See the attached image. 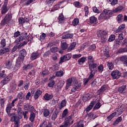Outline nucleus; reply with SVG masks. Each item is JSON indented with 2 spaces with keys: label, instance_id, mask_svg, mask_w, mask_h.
<instances>
[{
  "label": "nucleus",
  "instance_id": "obj_1",
  "mask_svg": "<svg viewBox=\"0 0 127 127\" xmlns=\"http://www.w3.org/2000/svg\"><path fill=\"white\" fill-rule=\"evenodd\" d=\"M16 101H17V98H15L14 99H13V100L12 101L11 103H9L7 105V107H6V114L8 115V117H9L10 118V120H13V119H14V118H16V115H15V114H13L10 113V112L11 111V109H12V108H13V107H14V103H15V102H16Z\"/></svg>",
  "mask_w": 127,
  "mask_h": 127
},
{
  "label": "nucleus",
  "instance_id": "obj_2",
  "mask_svg": "<svg viewBox=\"0 0 127 127\" xmlns=\"http://www.w3.org/2000/svg\"><path fill=\"white\" fill-rule=\"evenodd\" d=\"M15 21L12 19V14L7 13L5 15L4 19L1 21V25H5L6 24H13Z\"/></svg>",
  "mask_w": 127,
  "mask_h": 127
},
{
  "label": "nucleus",
  "instance_id": "obj_3",
  "mask_svg": "<svg viewBox=\"0 0 127 127\" xmlns=\"http://www.w3.org/2000/svg\"><path fill=\"white\" fill-rule=\"evenodd\" d=\"M108 31L106 30H99L97 33V35L99 38L101 39V41L102 43H105L107 41V37Z\"/></svg>",
  "mask_w": 127,
  "mask_h": 127
},
{
  "label": "nucleus",
  "instance_id": "obj_4",
  "mask_svg": "<svg viewBox=\"0 0 127 127\" xmlns=\"http://www.w3.org/2000/svg\"><path fill=\"white\" fill-rule=\"evenodd\" d=\"M73 122L74 120L72 118V116H69L65 119L64 125H61L60 127H70Z\"/></svg>",
  "mask_w": 127,
  "mask_h": 127
},
{
  "label": "nucleus",
  "instance_id": "obj_5",
  "mask_svg": "<svg viewBox=\"0 0 127 127\" xmlns=\"http://www.w3.org/2000/svg\"><path fill=\"white\" fill-rule=\"evenodd\" d=\"M81 86H82V83L81 82H78V80L74 79L73 81V88L71 89V92H76V91H80L81 89Z\"/></svg>",
  "mask_w": 127,
  "mask_h": 127
},
{
  "label": "nucleus",
  "instance_id": "obj_6",
  "mask_svg": "<svg viewBox=\"0 0 127 127\" xmlns=\"http://www.w3.org/2000/svg\"><path fill=\"white\" fill-rule=\"evenodd\" d=\"M99 66V64L94 63L88 62V68L90 72H95L97 73V67Z\"/></svg>",
  "mask_w": 127,
  "mask_h": 127
},
{
  "label": "nucleus",
  "instance_id": "obj_7",
  "mask_svg": "<svg viewBox=\"0 0 127 127\" xmlns=\"http://www.w3.org/2000/svg\"><path fill=\"white\" fill-rule=\"evenodd\" d=\"M27 37H28V35H27V33H22L19 37V38H17L16 40L14 41V43H18L19 44V43L21 41H23V40H26V39H27Z\"/></svg>",
  "mask_w": 127,
  "mask_h": 127
},
{
  "label": "nucleus",
  "instance_id": "obj_8",
  "mask_svg": "<svg viewBox=\"0 0 127 127\" xmlns=\"http://www.w3.org/2000/svg\"><path fill=\"white\" fill-rule=\"evenodd\" d=\"M12 79V74L10 73L7 76H6L1 81L0 84L4 86V85H6Z\"/></svg>",
  "mask_w": 127,
  "mask_h": 127
},
{
  "label": "nucleus",
  "instance_id": "obj_9",
  "mask_svg": "<svg viewBox=\"0 0 127 127\" xmlns=\"http://www.w3.org/2000/svg\"><path fill=\"white\" fill-rule=\"evenodd\" d=\"M71 57H72V55L71 54H67L63 57H61L59 62V64H62V63L67 61V60H70Z\"/></svg>",
  "mask_w": 127,
  "mask_h": 127
},
{
  "label": "nucleus",
  "instance_id": "obj_10",
  "mask_svg": "<svg viewBox=\"0 0 127 127\" xmlns=\"http://www.w3.org/2000/svg\"><path fill=\"white\" fill-rule=\"evenodd\" d=\"M127 108V104H122L120 106L118 107V109H116V111H117L118 113V115H121L126 111V109Z\"/></svg>",
  "mask_w": 127,
  "mask_h": 127
},
{
  "label": "nucleus",
  "instance_id": "obj_11",
  "mask_svg": "<svg viewBox=\"0 0 127 127\" xmlns=\"http://www.w3.org/2000/svg\"><path fill=\"white\" fill-rule=\"evenodd\" d=\"M122 73L121 71L118 70H113L111 73V76L112 77L113 79H119Z\"/></svg>",
  "mask_w": 127,
  "mask_h": 127
},
{
  "label": "nucleus",
  "instance_id": "obj_12",
  "mask_svg": "<svg viewBox=\"0 0 127 127\" xmlns=\"http://www.w3.org/2000/svg\"><path fill=\"white\" fill-rule=\"evenodd\" d=\"M13 61L12 59L7 60L5 63V66L7 69L11 70L13 68Z\"/></svg>",
  "mask_w": 127,
  "mask_h": 127
},
{
  "label": "nucleus",
  "instance_id": "obj_13",
  "mask_svg": "<svg viewBox=\"0 0 127 127\" xmlns=\"http://www.w3.org/2000/svg\"><path fill=\"white\" fill-rule=\"evenodd\" d=\"M23 60H24V58L19 56L16 60L15 67H16L17 68H19V67L21 66V63L22 62V61H23Z\"/></svg>",
  "mask_w": 127,
  "mask_h": 127
},
{
  "label": "nucleus",
  "instance_id": "obj_14",
  "mask_svg": "<svg viewBox=\"0 0 127 127\" xmlns=\"http://www.w3.org/2000/svg\"><path fill=\"white\" fill-rule=\"evenodd\" d=\"M104 12L107 19H109L111 17V16L113 15V14L114 13V11H112L111 10H108V9H104Z\"/></svg>",
  "mask_w": 127,
  "mask_h": 127
},
{
  "label": "nucleus",
  "instance_id": "obj_15",
  "mask_svg": "<svg viewBox=\"0 0 127 127\" xmlns=\"http://www.w3.org/2000/svg\"><path fill=\"white\" fill-rule=\"evenodd\" d=\"M60 113V110H58L57 108L54 111V113L52 114L51 116V119L52 121H55L57 117L59 115V113Z\"/></svg>",
  "mask_w": 127,
  "mask_h": 127
},
{
  "label": "nucleus",
  "instance_id": "obj_16",
  "mask_svg": "<svg viewBox=\"0 0 127 127\" xmlns=\"http://www.w3.org/2000/svg\"><path fill=\"white\" fill-rule=\"evenodd\" d=\"M24 109L26 111H31L32 112H35V109L32 105H29V104L27 103L25 105H24Z\"/></svg>",
  "mask_w": 127,
  "mask_h": 127
},
{
  "label": "nucleus",
  "instance_id": "obj_17",
  "mask_svg": "<svg viewBox=\"0 0 127 127\" xmlns=\"http://www.w3.org/2000/svg\"><path fill=\"white\" fill-rule=\"evenodd\" d=\"M74 37V34L67 33L62 36V39H72Z\"/></svg>",
  "mask_w": 127,
  "mask_h": 127
},
{
  "label": "nucleus",
  "instance_id": "obj_18",
  "mask_svg": "<svg viewBox=\"0 0 127 127\" xmlns=\"http://www.w3.org/2000/svg\"><path fill=\"white\" fill-rule=\"evenodd\" d=\"M38 56H39V54L38 52H36L35 53H32L30 56V60H31V61H34V60H35L38 58Z\"/></svg>",
  "mask_w": 127,
  "mask_h": 127
},
{
  "label": "nucleus",
  "instance_id": "obj_19",
  "mask_svg": "<svg viewBox=\"0 0 127 127\" xmlns=\"http://www.w3.org/2000/svg\"><path fill=\"white\" fill-rule=\"evenodd\" d=\"M10 121L11 122H15L14 127H19V119H18V117H15L14 118L10 120Z\"/></svg>",
  "mask_w": 127,
  "mask_h": 127
},
{
  "label": "nucleus",
  "instance_id": "obj_20",
  "mask_svg": "<svg viewBox=\"0 0 127 127\" xmlns=\"http://www.w3.org/2000/svg\"><path fill=\"white\" fill-rule=\"evenodd\" d=\"M95 104H96V102L95 101L91 102V103L87 107V108L84 110V112H86V113H89V112H90L91 110L93 109V107L94 105H95Z\"/></svg>",
  "mask_w": 127,
  "mask_h": 127
},
{
  "label": "nucleus",
  "instance_id": "obj_21",
  "mask_svg": "<svg viewBox=\"0 0 127 127\" xmlns=\"http://www.w3.org/2000/svg\"><path fill=\"white\" fill-rule=\"evenodd\" d=\"M126 28V25L125 24L121 25L118 29L115 30V32L119 33V32H123V30Z\"/></svg>",
  "mask_w": 127,
  "mask_h": 127
},
{
  "label": "nucleus",
  "instance_id": "obj_22",
  "mask_svg": "<svg viewBox=\"0 0 127 127\" xmlns=\"http://www.w3.org/2000/svg\"><path fill=\"white\" fill-rule=\"evenodd\" d=\"M7 5L3 4L1 8V14H5L7 11H8V8H7Z\"/></svg>",
  "mask_w": 127,
  "mask_h": 127
},
{
  "label": "nucleus",
  "instance_id": "obj_23",
  "mask_svg": "<svg viewBox=\"0 0 127 127\" xmlns=\"http://www.w3.org/2000/svg\"><path fill=\"white\" fill-rule=\"evenodd\" d=\"M42 95V91L39 89H37L34 94V99L35 100H37Z\"/></svg>",
  "mask_w": 127,
  "mask_h": 127
},
{
  "label": "nucleus",
  "instance_id": "obj_24",
  "mask_svg": "<svg viewBox=\"0 0 127 127\" xmlns=\"http://www.w3.org/2000/svg\"><path fill=\"white\" fill-rule=\"evenodd\" d=\"M43 115L45 118H47L50 116V110L47 108H45L43 111Z\"/></svg>",
  "mask_w": 127,
  "mask_h": 127
},
{
  "label": "nucleus",
  "instance_id": "obj_25",
  "mask_svg": "<svg viewBox=\"0 0 127 127\" xmlns=\"http://www.w3.org/2000/svg\"><path fill=\"white\" fill-rule=\"evenodd\" d=\"M53 94H49L48 93H46L44 96V99L46 100V101H49L50 100H52V99H53Z\"/></svg>",
  "mask_w": 127,
  "mask_h": 127
},
{
  "label": "nucleus",
  "instance_id": "obj_26",
  "mask_svg": "<svg viewBox=\"0 0 127 127\" xmlns=\"http://www.w3.org/2000/svg\"><path fill=\"white\" fill-rule=\"evenodd\" d=\"M68 45L66 42H64L63 40L61 41V48H62L63 50H66V49L68 48Z\"/></svg>",
  "mask_w": 127,
  "mask_h": 127
},
{
  "label": "nucleus",
  "instance_id": "obj_27",
  "mask_svg": "<svg viewBox=\"0 0 127 127\" xmlns=\"http://www.w3.org/2000/svg\"><path fill=\"white\" fill-rule=\"evenodd\" d=\"M91 98H92V95H90V94L88 93V94H85L82 97V101L83 102H87V101H89V100H90Z\"/></svg>",
  "mask_w": 127,
  "mask_h": 127
},
{
  "label": "nucleus",
  "instance_id": "obj_28",
  "mask_svg": "<svg viewBox=\"0 0 127 127\" xmlns=\"http://www.w3.org/2000/svg\"><path fill=\"white\" fill-rule=\"evenodd\" d=\"M66 104H67V102L66 100L64 99L61 102V104L60 107H59V111H61L64 107H66Z\"/></svg>",
  "mask_w": 127,
  "mask_h": 127
},
{
  "label": "nucleus",
  "instance_id": "obj_29",
  "mask_svg": "<svg viewBox=\"0 0 127 127\" xmlns=\"http://www.w3.org/2000/svg\"><path fill=\"white\" fill-rule=\"evenodd\" d=\"M86 60H87V57H83L81 58H80L77 62L79 64V65H82V64H84L85 62H86Z\"/></svg>",
  "mask_w": 127,
  "mask_h": 127
},
{
  "label": "nucleus",
  "instance_id": "obj_30",
  "mask_svg": "<svg viewBox=\"0 0 127 127\" xmlns=\"http://www.w3.org/2000/svg\"><path fill=\"white\" fill-rule=\"evenodd\" d=\"M9 52V49L7 48H4L0 50V55H3L4 53Z\"/></svg>",
  "mask_w": 127,
  "mask_h": 127
},
{
  "label": "nucleus",
  "instance_id": "obj_31",
  "mask_svg": "<svg viewBox=\"0 0 127 127\" xmlns=\"http://www.w3.org/2000/svg\"><path fill=\"white\" fill-rule=\"evenodd\" d=\"M26 54H27V53L26 52V50H25V49H22L19 52V56H21L23 58L26 56Z\"/></svg>",
  "mask_w": 127,
  "mask_h": 127
},
{
  "label": "nucleus",
  "instance_id": "obj_32",
  "mask_svg": "<svg viewBox=\"0 0 127 127\" xmlns=\"http://www.w3.org/2000/svg\"><path fill=\"white\" fill-rule=\"evenodd\" d=\"M33 112L35 111H31L29 118V120L32 123L34 122V119H35V113H34Z\"/></svg>",
  "mask_w": 127,
  "mask_h": 127
},
{
  "label": "nucleus",
  "instance_id": "obj_33",
  "mask_svg": "<svg viewBox=\"0 0 127 127\" xmlns=\"http://www.w3.org/2000/svg\"><path fill=\"white\" fill-rule=\"evenodd\" d=\"M0 44L1 48L5 47V46H6V41L5 40V39H1Z\"/></svg>",
  "mask_w": 127,
  "mask_h": 127
},
{
  "label": "nucleus",
  "instance_id": "obj_34",
  "mask_svg": "<svg viewBox=\"0 0 127 127\" xmlns=\"http://www.w3.org/2000/svg\"><path fill=\"white\" fill-rule=\"evenodd\" d=\"M75 46H76V43H72L69 48L67 49V52H70V51H72V50H73L75 48Z\"/></svg>",
  "mask_w": 127,
  "mask_h": 127
},
{
  "label": "nucleus",
  "instance_id": "obj_35",
  "mask_svg": "<svg viewBox=\"0 0 127 127\" xmlns=\"http://www.w3.org/2000/svg\"><path fill=\"white\" fill-rule=\"evenodd\" d=\"M116 115H117V112H114L110 115L109 117H107V120L108 122H110V121H112L115 117H116Z\"/></svg>",
  "mask_w": 127,
  "mask_h": 127
},
{
  "label": "nucleus",
  "instance_id": "obj_36",
  "mask_svg": "<svg viewBox=\"0 0 127 127\" xmlns=\"http://www.w3.org/2000/svg\"><path fill=\"white\" fill-rule=\"evenodd\" d=\"M25 96V95H24V93H23L22 92H21L17 94V98H16V99H17V100H18V99L22 100V99L24 98Z\"/></svg>",
  "mask_w": 127,
  "mask_h": 127
},
{
  "label": "nucleus",
  "instance_id": "obj_37",
  "mask_svg": "<svg viewBox=\"0 0 127 127\" xmlns=\"http://www.w3.org/2000/svg\"><path fill=\"white\" fill-rule=\"evenodd\" d=\"M124 9V7L123 6H119L118 7L115 8L113 10V12H119V11H122Z\"/></svg>",
  "mask_w": 127,
  "mask_h": 127
},
{
  "label": "nucleus",
  "instance_id": "obj_38",
  "mask_svg": "<svg viewBox=\"0 0 127 127\" xmlns=\"http://www.w3.org/2000/svg\"><path fill=\"white\" fill-rule=\"evenodd\" d=\"M58 19L59 23H62L63 22H64V16L63 15V13L60 14L58 17Z\"/></svg>",
  "mask_w": 127,
  "mask_h": 127
},
{
  "label": "nucleus",
  "instance_id": "obj_39",
  "mask_svg": "<svg viewBox=\"0 0 127 127\" xmlns=\"http://www.w3.org/2000/svg\"><path fill=\"white\" fill-rule=\"evenodd\" d=\"M127 89V85H123L122 86L119 87L118 88V92L119 93H123L124 91H126V89Z\"/></svg>",
  "mask_w": 127,
  "mask_h": 127
},
{
  "label": "nucleus",
  "instance_id": "obj_40",
  "mask_svg": "<svg viewBox=\"0 0 127 127\" xmlns=\"http://www.w3.org/2000/svg\"><path fill=\"white\" fill-rule=\"evenodd\" d=\"M90 23H96L97 22V18L95 16H92L89 19Z\"/></svg>",
  "mask_w": 127,
  "mask_h": 127
},
{
  "label": "nucleus",
  "instance_id": "obj_41",
  "mask_svg": "<svg viewBox=\"0 0 127 127\" xmlns=\"http://www.w3.org/2000/svg\"><path fill=\"white\" fill-rule=\"evenodd\" d=\"M17 113H18V116H19V118L21 119L22 118V110L21 109V107H18L17 109Z\"/></svg>",
  "mask_w": 127,
  "mask_h": 127
},
{
  "label": "nucleus",
  "instance_id": "obj_42",
  "mask_svg": "<svg viewBox=\"0 0 127 127\" xmlns=\"http://www.w3.org/2000/svg\"><path fill=\"white\" fill-rule=\"evenodd\" d=\"M32 68V65L31 64H25L23 67V70H28L29 69H31Z\"/></svg>",
  "mask_w": 127,
  "mask_h": 127
},
{
  "label": "nucleus",
  "instance_id": "obj_43",
  "mask_svg": "<svg viewBox=\"0 0 127 127\" xmlns=\"http://www.w3.org/2000/svg\"><path fill=\"white\" fill-rule=\"evenodd\" d=\"M99 20H101V19H108L107 18V17L105 15V13L103 12L102 13H101L100 16L98 17Z\"/></svg>",
  "mask_w": 127,
  "mask_h": 127
},
{
  "label": "nucleus",
  "instance_id": "obj_44",
  "mask_svg": "<svg viewBox=\"0 0 127 127\" xmlns=\"http://www.w3.org/2000/svg\"><path fill=\"white\" fill-rule=\"evenodd\" d=\"M118 52V53H124L125 52H127V47L120 48Z\"/></svg>",
  "mask_w": 127,
  "mask_h": 127
},
{
  "label": "nucleus",
  "instance_id": "obj_45",
  "mask_svg": "<svg viewBox=\"0 0 127 127\" xmlns=\"http://www.w3.org/2000/svg\"><path fill=\"white\" fill-rule=\"evenodd\" d=\"M97 69L100 73H103L104 65L102 64H100L99 66H97Z\"/></svg>",
  "mask_w": 127,
  "mask_h": 127
},
{
  "label": "nucleus",
  "instance_id": "obj_46",
  "mask_svg": "<svg viewBox=\"0 0 127 127\" xmlns=\"http://www.w3.org/2000/svg\"><path fill=\"white\" fill-rule=\"evenodd\" d=\"M56 0H46L45 3L46 4L49 5V6L52 5L54 1H55Z\"/></svg>",
  "mask_w": 127,
  "mask_h": 127
},
{
  "label": "nucleus",
  "instance_id": "obj_47",
  "mask_svg": "<svg viewBox=\"0 0 127 127\" xmlns=\"http://www.w3.org/2000/svg\"><path fill=\"white\" fill-rule=\"evenodd\" d=\"M88 59V64H89V62H90V63H94L95 62V60L94 59L93 56H89L87 57Z\"/></svg>",
  "mask_w": 127,
  "mask_h": 127
},
{
  "label": "nucleus",
  "instance_id": "obj_48",
  "mask_svg": "<svg viewBox=\"0 0 127 127\" xmlns=\"http://www.w3.org/2000/svg\"><path fill=\"white\" fill-rule=\"evenodd\" d=\"M96 48V45L92 44L89 47L88 50V51H94V50H95Z\"/></svg>",
  "mask_w": 127,
  "mask_h": 127
},
{
  "label": "nucleus",
  "instance_id": "obj_49",
  "mask_svg": "<svg viewBox=\"0 0 127 127\" xmlns=\"http://www.w3.org/2000/svg\"><path fill=\"white\" fill-rule=\"evenodd\" d=\"M64 75V72L63 70H60L59 71H57L56 76L57 77H62Z\"/></svg>",
  "mask_w": 127,
  "mask_h": 127
},
{
  "label": "nucleus",
  "instance_id": "obj_50",
  "mask_svg": "<svg viewBox=\"0 0 127 127\" xmlns=\"http://www.w3.org/2000/svg\"><path fill=\"white\" fill-rule=\"evenodd\" d=\"M55 84V81L54 80H52L48 84V86L50 87V88H53Z\"/></svg>",
  "mask_w": 127,
  "mask_h": 127
},
{
  "label": "nucleus",
  "instance_id": "obj_51",
  "mask_svg": "<svg viewBox=\"0 0 127 127\" xmlns=\"http://www.w3.org/2000/svg\"><path fill=\"white\" fill-rule=\"evenodd\" d=\"M72 25L73 26H76L79 23V19L78 18H74L72 22Z\"/></svg>",
  "mask_w": 127,
  "mask_h": 127
},
{
  "label": "nucleus",
  "instance_id": "obj_52",
  "mask_svg": "<svg viewBox=\"0 0 127 127\" xmlns=\"http://www.w3.org/2000/svg\"><path fill=\"white\" fill-rule=\"evenodd\" d=\"M67 115H68V109H66L63 112L62 119H64V118H65Z\"/></svg>",
  "mask_w": 127,
  "mask_h": 127
},
{
  "label": "nucleus",
  "instance_id": "obj_53",
  "mask_svg": "<svg viewBox=\"0 0 127 127\" xmlns=\"http://www.w3.org/2000/svg\"><path fill=\"white\" fill-rule=\"evenodd\" d=\"M120 60L122 62H123L124 64V62H125L126 60H127V56H122V57H120Z\"/></svg>",
  "mask_w": 127,
  "mask_h": 127
},
{
  "label": "nucleus",
  "instance_id": "obj_54",
  "mask_svg": "<svg viewBox=\"0 0 127 127\" xmlns=\"http://www.w3.org/2000/svg\"><path fill=\"white\" fill-rule=\"evenodd\" d=\"M16 44L14 46V47L12 49V52H14L15 51H16V49L17 48H20V47L19 46V44L16 43Z\"/></svg>",
  "mask_w": 127,
  "mask_h": 127
},
{
  "label": "nucleus",
  "instance_id": "obj_55",
  "mask_svg": "<svg viewBox=\"0 0 127 127\" xmlns=\"http://www.w3.org/2000/svg\"><path fill=\"white\" fill-rule=\"evenodd\" d=\"M123 14H120L117 16V21H118L119 23L122 22V20H123Z\"/></svg>",
  "mask_w": 127,
  "mask_h": 127
},
{
  "label": "nucleus",
  "instance_id": "obj_56",
  "mask_svg": "<svg viewBox=\"0 0 127 127\" xmlns=\"http://www.w3.org/2000/svg\"><path fill=\"white\" fill-rule=\"evenodd\" d=\"M122 121H123V118H122V117H119L115 121L114 125H118V124H119V123H121Z\"/></svg>",
  "mask_w": 127,
  "mask_h": 127
},
{
  "label": "nucleus",
  "instance_id": "obj_57",
  "mask_svg": "<svg viewBox=\"0 0 127 127\" xmlns=\"http://www.w3.org/2000/svg\"><path fill=\"white\" fill-rule=\"evenodd\" d=\"M58 50H59V49H58V48L57 47H52V48H51L50 51H51V52L52 53H55L56 52H58Z\"/></svg>",
  "mask_w": 127,
  "mask_h": 127
},
{
  "label": "nucleus",
  "instance_id": "obj_58",
  "mask_svg": "<svg viewBox=\"0 0 127 127\" xmlns=\"http://www.w3.org/2000/svg\"><path fill=\"white\" fill-rule=\"evenodd\" d=\"M107 66H108V68L110 70H113V69H114V64H113V63L108 62Z\"/></svg>",
  "mask_w": 127,
  "mask_h": 127
},
{
  "label": "nucleus",
  "instance_id": "obj_59",
  "mask_svg": "<svg viewBox=\"0 0 127 127\" xmlns=\"http://www.w3.org/2000/svg\"><path fill=\"white\" fill-rule=\"evenodd\" d=\"M116 39V35H111L109 38L108 41L110 42H112V41H114Z\"/></svg>",
  "mask_w": 127,
  "mask_h": 127
},
{
  "label": "nucleus",
  "instance_id": "obj_60",
  "mask_svg": "<svg viewBox=\"0 0 127 127\" xmlns=\"http://www.w3.org/2000/svg\"><path fill=\"white\" fill-rule=\"evenodd\" d=\"M112 5H116L117 4L118 0H108Z\"/></svg>",
  "mask_w": 127,
  "mask_h": 127
},
{
  "label": "nucleus",
  "instance_id": "obj_61",
  "mask_svg": "<svg viewBox=\"0 0 127 127\" xmlns=\"http://www.w3.org/2000/svg\"><path fill=\"white\" fill-rule=\"evenodd\" d=\"M24 101H25V98H23L22 100H20L19 101L18 105L19 106V107H22V106H23Z\"/></svg>",
  "mask_w": 127,
  "mask_h": 127
},
{
  "label": "nucleus",
  "instance_id": "obj_62",
  "mask_svg": "<svg viewBox=\"0 0 127 127\" xmlns=\"http://www.w3.org/2000/svg\"><path fill=\"white\" fill-rule=\"evenodd\" d=\"M58 85V87L60 88H62L63 86H64V81L63 80H60L57 84Z\"/></svg>",
  "mask_w": 127,
  "mask_h": 127
},
{
  "label": "nucleus",
  "instance_id": "obj_63",
  "mask_svg": "<svg viewBox=\"0 0 127 127\" xmlns=\"http://www.w3.org/2000/svg\"><path fill=\"white\" fill-rule=\"evenodd\" d=\"M5 77H6V75L5 74V70L0 72V78L3 79V78H5Z\"/></svg>",
  "mask_w": 127,
  "mask_h": 127
},
{
  "label": "nucleus",
  "instance_id": "obj_64",
  "mask_svg": "<svg viewBox=\"0 0 127 127\" xmlns=\"http://www.w3.org/2000/svg\"><path fill=\"white\" fill-rule=\"evenodd\" d=\"M96 72H95L94 71H90V74L88 76V79L89 80H91L92 78H94V76H95V74H96Z\"/></svg>",
  "mask_w": 127,
  "mask_h": 127
}]
</instances>
